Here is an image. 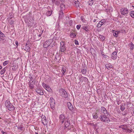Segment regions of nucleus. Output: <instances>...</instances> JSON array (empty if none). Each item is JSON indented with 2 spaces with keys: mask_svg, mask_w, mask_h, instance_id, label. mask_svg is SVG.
<instances>
[{
  "mask_svg": "<svg viewBox=\"0 0 134 134\" xmlns=\"http://www.w3.org/2000/svg\"><path fill=\"white\" fill-rule=\"evenodd\" d=\"M5 104L7 108L9 110L12 111L14 110L15 108L14 106L8 100L5 101Z\"/></svg>",
  "mask_w": 134,
  "mask_h": 134,
  "instance_id": "nucleus-1",
  "label": "nucleus"
},
{
  "mask_svg": "<svg viewBox=\"0 0 134 134\" xmlns=\"http://www.w3.org/2000/svg\"><path fill=\"white\" fill-rule=\"evenodd\" d=\"M119 127L124 130V131L128 133H130L132 132H134L133 130L132 129H128V127L126 124L122 125L119 126Z\"/></svg>",
  "mask_w": 134,
  "mask_h": 134,
  "instance_id": "nucleus-2",
  "label": "nucleus"
},
{
  "mask_svg": "<svg viewBox=\"0 0 134 134\" xmlns=\"http://www.w3.org/2000/svg\"><path fill=\"white\" fill-rule=\"evenodd\" d=\"M60 94L62 97L65 98H67L68 97V94L66 91L64 89H60L59 90Z\"/></svg>",
  "mask_w": 134,
  "mask_h": 134,
  "instance_id": "nucleus-3",
  "label": "nucleus"
},
{
  "mask_svg": "<svg viewBox=\"0 0 134 134\" xmlns=\"http://www.w3.org/2000/svg\"><path fill=\"white\" fill-rule=\"evenodd\" d=\"M99 119L101 121L104 122L108 123L110 122L109 118L105 115H101L99 117Z\"/></svg>",
  "mask_w": 134,
  "mask_h": 134,
  "instance_id": "nucleus-4",
  "label": "nucleus"
},
{
  "mask_svg": "<svg viewBox=\"0 0 134 134\" xmlns=\"http://www.w3.org/2000/svg\"><path fill=\"white\" fill-rule=\"evenodd\" d=\"M50 103L51 109L53 110H54L55 109V100L53 98H50Z\"/></svg>",
  "mask_w": 134,
  "mask_h": 134,
  "instance_id": "nucleus-5",
  "label": "nucleus"
},
{
  "mask_svg": "<svg viewBox=\"0 0 134 134\" xmlns=\"http://www.w3.org/2000/svg\"><path fill=\"white\" fill-rule=\"evenodd\" d=\"M66 118H65L64 115L63 114H61L59 115V122L61 124L63 123L65 121V119Z\"/></svg>",
  "mask_w": 134,
  "mask_h": 134,
  "instance_id": "nucleus-6",
  "label": "nucleus"
},
{
  "mask_svg": "<svg viewBox=\"0 0 134 134\" xmlns=\"http://www.w3.org/2000/svg\"><path fill=\"white\" fill-rule=\"evenodd\" d=\"M52 42V40L50 39L44 42L43 44L44 47L46 48L49 47Z\"/></svg>",
  "mask_w": 134,
  "mask_h": 134,
  "instance_id": "nucleus-7",
  "label": "nucleus"
},
{
  "mask_svg": "<svg viewBox=\"0 0 134 134\" xmlns=\"http://www.w3.org/2000/svg\"><path fill=\"white\" fill-rule=\"evenodd\" d=\"M122 31V30L118 31L115 30H112L111 32L113 33L114 36L116 37H117L118 36L119 34L120 33H121Z\"/></svg>",
  "mask_w": 134,
  "mask_h": 134,
  "instance_id": "nucleus-8",
  "label": "nucleus"
},
{
  "mask_svg": "<svg viewBox=\"0 0 134 134\" xmlns=\"http://www.w3.org/2000/svg\"><path fill=\"white\" fill-rule=\"evenodd\" d=\"M60 51L62 52H64L66 50V48L65 46V44L63 41H61L60 43Z\"/></svg>",
  "mask_w": 134,
  "mask_h": 134,
  "instance_id": "nucleus-9",
  "label": "nucleus"
},
{
  "mask_svg": "<svg viewBox=\"0 0 134 134\" xmlns=\"http://www.w3.org/2000/svg\"><path fill=\"white\" fill-rule=\"evenodd\" d=\"M120 12L122 15H125L128 13L129 11L127 8H123L121 9Z\"/></svg>",
  "mask_w": 134,
  "mask_h": 134,
  "instance_id": "nucleus-10",
  "label": "nucleus"
},
{
  "mask_svg": "<svg viewBox=\"0 0 134 134\" xmlns=\"http://www.w3.org/2000/svg\"><path fill=\"white\" fill-rule=\"evenodd\" d=\"M42 121V123L44 125H46L47 124V121L46 119V117L44 115L41 116Z\"/></svg>",
  "mask_w": 134,
  "mask_h": 134,
  "instance_id": "nucleus-11",
  "label": "nucleus"
},
{
  "mask_svg": "<svg viewBox=\"0 0 134 134\" xmlns=\"http://www.w3.org/2000/svg\"><path fill=\"white\" fill-rule=\"evenodd\" d=\"M65 127L66 128L68 127L70 125V120L68 118H66L65 119Z\"/></svg>",
  "mask_w": 134,
  "mask_h": 134,
  "instance_id": "nucleus-12",
  "label": "nucleus"
},
{
  "mask_svg": "<svg viewBox=\"0 0 134 134\" xmlns=\"http://www.w3.org/2000/svg\"><path fill=\"white\" fill-rule=\"evenodd\" d=\"M100 109L102 113L104 115H105V114L108 115L109 114V113L107 110L104 107H101Z\"/></svg>",
  "mask_w": 134,
  "mask_h": 134,
  "instance_id": "nucleus-13",
  "label": "nucleus"
},
{
  "mask_svg": "<svg viewBox=\"0 0 134 134\" xmlns=\"http://www.w3.org/2000/svg\"><path fill=\"white\" fill-rule=\"evenodd\" d=\"M106 21L105 20H102L99 21L97 25V26L98 27H99L105 23Z\"/></svg>",
  "mask_w": 134,
  "mask_h": 134,
  "instance_id": "nucleus-14",
  "label": "nucleus"
},
{
  "mask_svg": "<svg viewBox=\"0 0 134 134\" xmlns=\"http://www.w3.org/2000/svg\"><path fill=\"white\" fill-rule=\"evenodd\" d=\"M87 71V67L86 65L83 66L81 68V72L83 74H85Z\"/></svg>",
  "mask_w": 134,
  "mask_h": 134,
  "instance_id": "nucleus-15",
  "label": "nucleus"
},
{
  "mask_svg": "<svg viewBox=\"0 0 134 134\" xmlns=\"http://www.w3.org/2000/svg\"><path fill=\"white\" fill-rule=\"evenodd\" d=\"M67 105L69 110L70 111H72L74 108L71 103L70 102H68L67 103Z\"/></svg>",
  "mask_w": 134,
  "mask_h": 134,
  "instance_id": "nucleus-16",
  "label": "nucleus"
},
{
  "mask_svg": "<svg viewBox=\"0 0 134 134\" xmlns=\"http://www.w3.org/2000/svg\"><path fill=\"white\" fill-rule=\"evenodd\" d=\"M36 92L40 95H42L43 94L42 90L39 88H37L36 89Z\"/></svg>",
  "mask_w": 134,
  "mask_h": 134,
  "instance_id": "nucleus-17",
  "label": "nucleus"
},
{
  "mask_svg": "<svg viewBox=\"0 0 134 134\" xmlns=\"http://www.w3.org/2000/svg\"><path fill=\"white\" fill-rule=\"evenodd\" d=\"M63 11L62 10H60L59 11V19H61L64 16V13L63 12Z\"/></svg>",
  "mask_w": 134,
  "mask_h": 134,
  "instance_id": "nucleus-18",
  "label": "nucleus"
},
{
  "mask_svg": "<svg viewBox=\"0 0 134 134\" xmlns=\"http://www.w3.org/2000/svg\"><path fill=\"white\" fill-rule=\"evenodd\" d=\"M117 53L116 52H113L111 55V58L113 60L117 58Z\"/></svg>",
  "mask_w": 134,
  "mask_h": 134,
  "instance_id": "nucleus-19",
  "label": "nucleus"
},
{
  "mask_svg": "<svg viewBox=\"0 0 134 134\" xmlns=\"http://www.w3.org/2000/svg\"><path fill=\"white\" fill-rule=\"evenodd\" d=\"M30 47L29 46V43H27L25 46V49H24V50L27 52L29 51H30L29 49Z\"/></svg>",
  "mask_w": 134,
  "mask_h": 134,
  "instance_id": "nucleus-20",
  "label": "nucleus"
},
{
  "mask_svg": "<svg viewBox=\"0 0 134 134\" xmlns=\"http://www.w3.org/2000/svg\"><path fill=\"white\" fill-rule=\"evenodd\" d=\"M129 45L130 47V51H131V52L132 51L134 48V44L132 42H131L129 44Z\"/></svg>",
  "mask_w": 134,
  "mask_h": 134,
  "instance_id": "nucleus-21",
  "label": "nucleus"
},
{
  "mask_svg": "<svg viewBox=\"0 0 134 134\" xmlns=\"http://www.w3.org/2000/svg\"><path fill=\"white\" fill-rule=\"evenodd\" d=\"M74 5L76 7H79V2L78 0H74Z\"/></svg>",
  "mask_w": 134,
  "mask_h": 134,
  "instance_id": "nucleus-22",
  "label": "nucleus"
},
{
  "mask_svg": "<svg viewBox=\"0 0 134 134\" xmlns=\"http://www.w3.org/2000/svg\"><path fill=\"white\" fill-rule=\"evenodd\" d=\"M105 68L108 69L109 68H113V65H112L110 63H109L108 64H107L105 65Z\"/></svg>",
  "mask_w": 134,
  "mask_h": 134,
  "instance_id": "nucleus-23",
  "label": "nucleus"
},
{
  "mask_svg": "<svg viewBox=\"0 0 134 134\" xmlns=\"http://www.w3.org/2000/svg\"><path fill=\"white\" fill-rule=\"evenodd\" d=\"M125 105L124 103H122L120 105V110L122 111H124L125 109Z\"/></svg>",
  "mask_w": 134,
  "mask_h": 134,
  "instance_id": "nucleus-24",
  "label": "nucleus"
},
{
  "mask_svg": "<svg viewBox=\"0 0 134 134\" xmlns=\"http://www.w3.org/2000/svg\"><path fill=\"white\" fill-rule=\"evenodd\" d=\"M60 10H64L65 9V5L61 3L60 4Z\"/></svg>",
  "mask_w": 134,
  "mask_h": 134,
  "instance_id": "nucleus-25",
  "label": "nucleus"
},
{
  "mask_svg": "<svg viewBox=\"0 0 134 134\" xmlns=\"http://www.w3.org/2000/svg\"><path fill=\"white\" fill-rule=\"evenodd\" d=\"M42 86L46 90L49 86L48 85L44 83H43L42 84Z\"/></svg>",
  "mask_w": 134,
  "mask_h": 134,
  "instance_id": "nucleus-26",
  "label": "nucleus"
},
{
  "mask_svg": "<svg viewBox=\"0 0 134 134\" xmlns=\"http://www.w3.org/2000/svg\"><path fill=\"white\" fill-rule=\"evenodd\" d=\"M88 26H84L82 27V29L85 30L87 32L89 31V30L88 29Z\"/></svg>",
  "mask_w": 134,
  "mask_h": 134,
  "instance_id": "nucleus-27",
  "label": "nucleus"
},
{
  "mask_svg": "<svg viewBox=\"0 0 134 134\" xmlns=\"http://www.w3.org/2000/svg\"><path fill=\"white\" fill-rule=\"evenodd\" d=\"M99 38H100L102 41H104L105 38V37L104 36H103L100 35H99Z\"/></svg>",
  "mask_w": 134,
  "mask_h": 134,
  "instance_id": "nucleus-28",
  "label": "nucleus"
},
{
  "mask_svg": "<svg viewBox=\"0 0 134 134\" xmlns=\"http://www.w3.org/2000/svg\"><path fill=\"white\" fill-rule=\"evenodd\" d=\"M52 11H48L46 13V15L48 16H51L52 14Z\"/></svg>",
  "mask_w": 134,
  "mask_h": 134,
  "instance_id": "nucleus-29",
  "label": "nucleus"
},
{
  "mask_svg": "<svg viewBox=\"0 0 134 134\" xmlns=\"http://www.w3.org/2000/svg\"><path fill=\"white\" fill-rule=\"evenodd\" d=\"M93 3V0H88V4L90 5H92Z\"/></svg>",
  "mask_w": 134,
  "mask_h": 134,
  "instance_id": "nucleus-30",
  "label": "nucleus"
},
{
  "mask_svg": "<svg viewBox=\"0 0 134 134\" xmlns=\"http://www.w3.org/2000/svg\"><path fill=\"white\" fill-rule=\"evenodd\" d=\"M70 36H72V37L74 38L76 37V35L75 33H74L72 32L70 34Z\"/></svg>",
  "mask_w": 134,
  "mask_h": 134,
  "instance_id": "nucleus-31",
  "label": "nucleus"
},
{
  "mask_svg": "<svg viewBox=\"0 0 134 134\" xmlns=\"http://www.w3.org/2000/svg\"><path fill=\"white\" fill-rule=\"evenodd\" d=\"M80 19L81 21L83 23H85L86 20L83 16H82L80 17Z\"/></svg>",
  "mask_w": 134,
  "mask_h": 134,
  "instance_id": "nucleus-32",
  "label": "nucleus"
},
{
  "mask_svg": "<svg viewBox=\"0 0 134 134\" xmlns=\"http://www.w3.org/2000/svg\"><path fill=\"white\" fill-rule=\"evenodd\" d=\"M82 82L83 81H85V82L87 81L88 80V79L87 78L85 77H82Z\"/></svg>",
  "mask_w": 134,
  "mask_h": 134,
  "instance_id": "nucleus-33",
  "label": "nucleus"
},
{
  "mask_svg": "<svg viewBox=\"0 0 134 134\" xmlns=\"http://www.w3.org/2000/svg\"><path fill=\"white\" fill-rule=\"evenodd\" d=\"M6 71L5 68L3 69L1 71V75L3 74Z\"/></svg>",
  "mask_w": 134,
  "mask_h": 134,
  "instance_id": "nucleus-34",
  "label": "nucleus"
},
{
  "mask_svg": "<svg viewBox=\"0 0 134 134\" xmlns=\"http://www.w3.org/2000/svg\"><path fill=\"white\" fill-rule=\"evenodd\" d=\"M0 36L3 38L5 37V34L1 31H0Z\"/></svg>",
  "mask_w": 134,
  "mask_h": 134,
  "instance_id": "nucleus-35",
  "label": "nucleus"
},
{
  "mask_svg": "<svg viewBox=\"0 0 134 134\" xmlns=\"http://www.w3.org/2000/svg\"><path fill=\"white\" fill-rule=\"evenodd\" d=\"M66 71V69L64 67H62V71L63 75H64V73Z\"/></svg>",
  "mask_w": 134,
  "mask_h": 134,
  "instance_id": "nucleus-36",
  "label": "nucleus"
},
{
  "mask_svg": "<svg viewBox=\"0 0 134 134\" xmlns=\"http://www.w3.org/2000/svg\"><path fill=\"white\" fill-rule=\"evenodd\" d=\"M130 14L132 17L134 18V11H131V12Z\"/></svg>",
  "mask_w": 134,
  "mask_h": 134,
  "instance_id": "nucleus-37",
  "label": "nucleus"
},
{
  "mask_svg": "<svg viewBox=\"0 0 134 134\" xmlns=\"http://www.w3.org/2000/svg\"><path fill=\"white\" fill-rule=\"evenodd\" d=\"M9 62V60H6L4 61L3 63V65L5 66L7 65Z\"/></svg>",
  "mask_w": 134,
  "mask_h": 134,
  "instance_id": "nucleus-38",
  "label": "nucleus"
},
{
  "mask_svg": "<svg viewBox=\"0 0 134 134\" xmlns=\"http://www.w3.org/2000/svg\"><path fill=\"white\" fill-rule=\"evenodd\" d=\"M102 55L103 58L105 59H108V58L109 57L106 55L102 54Z\"/></svg>",
  "mask_w": 134,
  "mask_h": 134,
  "instance_id": "nucleus-39",
  "label": "nucleus"
},
{
  "mask_svg": "<svg viewBox=\"0 0 134 134\" xmlns=\"http://www.w3.org/2000/svg\"><path fill=\"white\" fill-rule=\"evenodd\" d=\"M29 87L31 89H32L34 88V86L33 84L30 83Z\"/></svg>",
  "mask_w": 134,
  "mask_h": 134,
  "instance_id": "nucleus-40",
  "label": "nucleus"
},
{
  "mask_svg": "<svg viewBox=\"0 0 134 134\" xmlns=\"http://www.w3.org/2000/svg\"><path fill=\"white\" fill-rule=\"evenodd\" d=\"M93 118L94 119H96L98 117V116L97 115V114L96 113L94 115H93Z\"/></svg>",
  "mask_w": 134,
  "mask_h": 134,
  "instance_id": "nucleus-41",
  "label": "nucleus"
},
{
  "mask_svg": "<svg viewBox=\"0 0 134 134\" xmlns=\"http://www.w3.org/2000/svg\"><path fill=\"white\" fill-rule=\"evenodd\" d=\"M81 26V25L79 24L77 25L76 26V28L78 30H79Z\"/></svg>",
  "mask_w": 134,
  "mask_h": 134,
  "instance_id": "nucleus-42",
  "label": "nucleus"
},
{
  "mask_svg": "<svg viewBox=\"0 0 134 134\" xmlns=\"http://www.w3.org/2000/svg\"><path fill=\"white\" fill-rule=\"evenodd\" d=\"M46 90H47V91H49V92H51V91H52V90H51V88L49 87V86L48 87V88H47L46 89Z\"/></svg>",
  "mask_w": 134,
  "mask_h": 134,
  "instance_id": "nucleus-43",
  "label": "nucleus"
},
{
  "mask_svg": "<svg viewBox=\"0 0 134 134\" xmlns=\"http://www.w3.org/2000/svg\"><path fill=\"white\" fill-rule=\"evenodd\" d=\"M17 127H18V130H22V129L23 128V127L21 126L20 125V126H18Z\"/></svg>",
  "mask_w": 134,
  "mask_h": 134,
  "instance_id": "nucleus-44",
  "label": "nucleus"
},
{
  "mask_svg": "<svg viewBox=\"0 0 134 134\" xmlns=\"http://www.w3.org/2000/svg\"><path fill=\"white\" fill-rule=\"evenodd\" d=\"M75 43L76 45H79V42L77 40H74Z\"/></svg>",
  "mask_w": 134,
  "mask_h": 134,
  "instance_id": "nucleus-45",
  "label": "nucleus"
},
{
  "mask_svg": "<svg viewBox=\"0 0 134 134\" xmlns=\"http://www.w3.org/2000/svg\"><path fill=\"white\" fill-rule=\"evenodd\" d=\"M57 5H58L59 4V1L57 0L54 3Z\"/></svg>",
  "mask_w": 134,
  "mask_h": 134,
  "instance_id": "nucleus-46",
  "label": "nucleus"
},
{
  "mask_svg": "<svg viewBox=\"0 0 134 134\" xmlns=\"http://www.w3.org/2000/svg\"><path fill=\"white\" fill-rule=\"evenodd\" d=\"M73 21L72 20H70L69 21V24L70 26H71L72 24Z\"/></svg>",
  "mask_w": 134,
  "mask_h": 134,
  "instance_id": "nucleus-47",
  "label": "nucleus"
},
{
  "mask_svg": "<svg viewBox=\"0 0 134 134\" xmlns=\"http://www.w3.org/2000/svg\"><path fill=\"white\" fill-rule=\"evenodd\" d=\"M60 57V55H59L57 54V55H55V58H56V59H58V58H57Z\"/></svg>",
  "mask_w": 134,
  "mask_h": 134,
  "instance_id": "nucleus-48",
  "label": "nucleus"
},
{
  "mask_svg": "<svg viewBox=\"0 0 134 134\" xmlns=\"http://www.w3.org/2000/svg\"><path fill=\"white\" fill-rule=\"evenodd\" d=\"M30 78L31 79V80H32V76H31V74H30Z\"/></svg>",
  "mask_w": 134,
  "mask_h": 134,
  "instance_id": "nucleus-49",
  "label": "nucleus"
},
{
  "mask_svg": "<svg viewBox=\"0 0 134 134\" xmlns=\"http://www.w3.org/2000/svg\"><path fill=\"white\" fill-rule=\"evenodd\" d=\"M43 32V31H42V32L41 33H40V34L38 35V36L41 37V36Z\"/></svg>",
  "mask_w": 134,
  "mask_h": 134,
  "instance_id": "nucleus-50",
  "label": "nucleus"
},
{
  "mask_svg": "<svg viewBox=\"0 0 134 134\" xmlns=\"http://www.w3.org/2000/svg\"><path fill=\"white\" fill-rule=\"evenodd\" d=\"M15 44L17 46H18V42L17 41H15Z\"/></svg>",
  "mask_w": 134,
  "mask_h": 134,
  "instance_id": "nucleus-51",
  "label": "nucleus"
},
{
  "mask_svg": "<svg viewBox=\"0 0 134 134\" xmlns=\"http://www.w3.org/2000/svg\"><path fill=\"white\" fill-rule=\"evenodd\" d=\"M1 132L3 134H4L5 133V134H6V133L5 132H4L3 131H1Z\"/></svg>",
  "mask_w": 134,
  "mask_h": 134,
  "instance_id": "nucleus-52",
  "label": "nucleus"
},
{
  "mask_svg": "<svg viewBox=\"0 0 134 134\" xmlns=\"http://www.w3.org/2000/svg\"><path fill=\"white\" fill-rule=\"evenodd\" d=\"M53 3H54L57 0H52Z\"/></svg>",
  "mask_w": 134,
  "mask_h": 134,
  "instance_id": "nucleus-53",
  "label": "nucleus"
},
{
  "mask_svg": "<svg viewBox=\"0 0 134 134\" xmlns=\"http://www.w3.org/2000/svg\"><path fill=\"white\" fill-rule=\"evenodd\" d=\"M120 102L119 101H117V103L118 105H119L120 104Z\"/></svg>",
  "mask_w": 134,
  "mask_h": 134,
  "instance_id": "nucleus-54",
  "label": "nucleus"
},
{
  "mask_svg": "<svg viewBox=\"0 0 134 134\" xmlns=\"http://www.w3.org/2000/svg\"><path fill=\"white\" fill-rule=\"evenodd\" d=\"M97 21V20L96 19H94L93 21V22H96Z\"/></svg>",
  "mask_w": 134,
  "mask_h": 134,
  "instance_id": "nucleus-55",
  "label": "nucleus"
},
{
  "mask_svg": "<svg viewBox=\"0 0 134 134\" xmlns=\"http://www.w3.org/2000/svg\"><path fill=\"white\" fill-rule=\"evenodd\" d=\"M2 68V67L0 65V69H1Z\"/></svg>",
  "mask_w": 134,
  "mask_h": 134,
  "instance_id": "nucleus-56",
  "label": "nucleus"
},
{
  "mask_svg": "<svg viewBox=\"0 0 134 134\" xmlns=\"http://www.w3.org/2000/svg\"><path fill=\"white\" fill-rule=\"evenodd\" d=\"M132 7H133V8H134V6H132Z\"/></svg>",
  "mask_w": 134,
  "mask_h": 134,
  "instance_id": "nucleus-57",
  "label": "nucleus"
},
{
  "mask_svg": "<svg viewBox=\"0 0 134 134\" xmlns=\"http://www.w3.org/2000/svg\"><path fill=\"white\" fill-rule=\"evenodd\" d=\"M94 124L93 123L92 124Z\"/></svg>",
  "mask_w": 134,
  "mask_h": 134,
  "instance_id": "nucleus-58",
  "label": "nucleus"
},
{
  "mask_svg": "<svg viewBox=\"0 0 134 134\" xmlns=\"http://www.w3.org/2000/svg\"><path fill=\"white\" fill-rule=\"evenodd\" d=\"M1 119V118H0V119Z\"/></svg>",
  "mask_w": 134,
  "mask_h": 134,
  "instance_id": "nucleus-59",
  "label": "nucleus"
}]
</instances>
